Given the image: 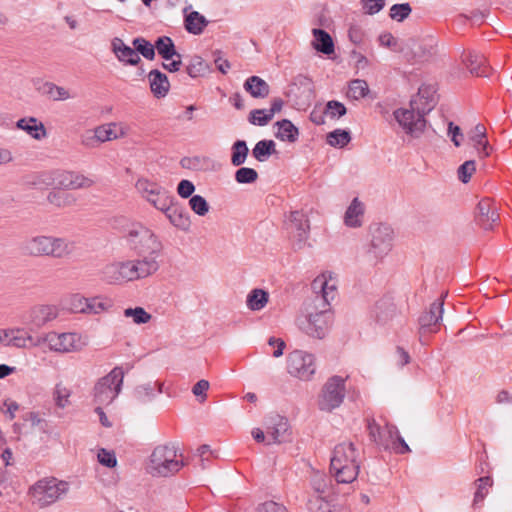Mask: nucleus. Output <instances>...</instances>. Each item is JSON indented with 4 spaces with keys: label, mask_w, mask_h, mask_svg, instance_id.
<instances>
[{
    "label": "nucleus",
    "mask_w": 512,
    "mask_h": 512,
    "mask_svg": "<svg viewBox=\"0 0 512 512\" xmlns=\"http://www.w3.org/2000/svg\"><path fill=\"white\" fill-rule=\"evenodd\" d=\"M124 316L132 318L136 324L148 323L151 319V314L145 311L142 307L127 308L124 310Z\"/></svg>",
    "instance_id": "obj_50"
},
{
    "label": "nucleus",
    "mask_w": 512,
    "mask_h": 512,
    "mask_svg": "<svg viewBox=\"0 0 512 512\" xmlns=\"http://www.w3.org/2000/svg\"><path fill=\"white\" fill-rule=\"evenodd\" d=\"M98 461L108 468H113L117 465L115 454L105 449H100L98 452Z\"/></svg>",
    "instance_id": "obj_61"
},
{
    "label": "nucleus",
    "mask_w": 512,
    "mask_h": 512,
    "mask_svg": "<svg viewBox=\"0 0 512 512\" xmlns=\"http://www.w3.org/2000/svg\"><path fill=\"white\" fill-rule=\"evenodd\" d=\"M186 70L190 77L196 78L205 75L209 66L200 56H193Z\"/></svg>",
    "instance_id": "obj_44"
},
{
    "label": "nucleus",
    "mask_w": 512,
    "mask_h": 512,
    "mask_svg": "<svg viewBox=\"0 0 512 512\" xmlns=\"http://www.w3.org/2000/svg\"><path fill=\"white\" fill-rule=\"evenodd\" d=\"M86 314H99L110 307L109 302L100 297L87 298Z\"/></svg>",
    "instance_id": "obj_55"
},
{
    "label": "nucleus",
    "mask_w": 512,
    "mask_h": 512,
    "mask_svg": "<svg viewBox=\"0 0 512 512\" xmlns=\"http://www.w3.org/2000/svg\"><path fill=\"white\" fill-rule=\"evenodd\" d=\"M307 324L304 327L305 332L317 339H322L326 336L332 322V314L329 305H319L315 309L312 304H306Z\"/></svg>",
    "instance_id": "obj_10"
},
{
    "label": "nucleus",
    "mask_w": 512,
    "mask_h": 512,
    "mask_svg": "<svg viewBox=\"0 0 512 512\" xmlns=\"http://www.w3.org/2000/svg\"><path fill=\"white\" fill-rule=\"evenodd\" d=\"M59 310L54 305H37L28 312L27 323L36 328H41L58 317Z\"/></svg>",
    "instance_id": "obj_21"
},
{
    "label": "nucleus",
    "mask_w": 512,
    "mask_h": 512,
    "mask_svg": "<svg viewBox=\"0 0 512 512\" xmlns=\"http://www.w3.org/2000/svg\"><path fill=\"white\" fill-rule=\"evenodd\" d=\"M155 50L164 60H170L174 57L181 58V55L176 51L173 40L168 36H160L156 39Z\"/></svg>",
    "instance_id": "obj_36"
},
{
    "label": "nucleus",
    "mask_w": 512,
    "mask_h": 512,
    "mask_svg": "<svg viewBox=\"0 0 512 512\" xmlns=\"http://www.w3.org/2000/svg\"><path fill=\"white\" fill-rule=\"evenodd\" d=\"M189 206L199 216H205L209 211V204L201 195H193L189 200Z\"/></svg>",
    "instance_id": "obj_53"
},
{
    "label": "nucleus",
    "mask_w": 512,
    "mask_h": 512,
    "mask_svg": "<svg viewBox=\"0 0 512 512\" xmlns=\"http://www.w3.org/2000/svg\"><path fill=\"white\" fill-rule=\"evenodd\" d=\"M69 490V483L48 477L38 480L29 490L33 502L40 508L47 507L65 495Z\"/></svg>",
    "instance_id": "obj_7"
},
{
    "label": "nucleus",
    "mask_w": 512,
    "mask_h": 512,
    "mask_svg": "<svg viewBox=\"0 0 512 512\" xmlns=\"http://www.w3.org/2000/svg\"><path fill=\"white\" fill-rule=\"evenodd\" d=\"M249 149L244 140H237L232 145L231 163L233 166H241L245 163Z\"/></svg>",
    "instance_id": "obj_42"
},
{
    "label": "nucleus",
    "mask_w": 512,
    "mask_h": 512,
    "mask_svg": "<svg viewBox=\"0 0 512 512\" xmlns=\"http://www.w3.org/2000/svg\"><path fill=\"white\" fill-rule=\"evenodd\" d=\"M258 179V173L253 168L241 167L235 173V180L240 184H251Z\"/></svg>",
    "instance_id": "obj_51"
},
{
    "label": "nucleus",
    "mask_w": 512,
    "mask_h": 512,
    "mask_svg": "<svg viewBox=\"0 0 512 512\" xmlns=\"http://www.w3.org/2000/svg\"><path fill=\"white\" fill-rule=\"evenodd\" d=\"M160 211L164 213L166 218L175 228L184 232H188L190 230V215L187 210L176 201L175 197H173L170 200V203H167Z\"/></svg>",
    "instance_id": "obj_17"
},
{
    "label": "nucleus",
    "mask_w": 512,
    "mask_h": 512,
    "mask_svg": "<svg viewBox=\"0 0 512 512\" xmlns=\"http://www.w3.org/2000/svg\"><path fill=\"white\" fill-rule=\"evenodd\" d=\"M286 225L291 237L293 249H303L306 246L310 230L306 215L300 211H293L290 213Z\"/></svg>",
    "instance_id": "obj_12"
},
{
    "label": "nucleus",
    "mask_w": 512,
    "mask_h": 512,
    "mask_svg": "<svg viewBox=\"0 0 512 512\" xmlns=\"http://www.w3.org/2000/svg\"><path fill=\"white\" fill-rule=\"evenodd\" d=\"M412 12V8L409 3L394 4L390 8V17L398 22L404 21Z\"/></svg>",
    "instance_id": "obj_52"
},
{
    "label": "nucleus",
    "mask_w": 512,
    "mask_h": 512,
    "mask_svg": "<svg viewBox=\"0 0 512 512\" xmlns=\"http://www.w3.org/2000/svg\"><path fill=\"white\" fill-rule=\"evenodd\" d=\"M136 189L158 210L163 209L174 197L165 188L144 178L136 182Z\"/></svg>",
    "instance_id": "obj_13"
},
{
    "label": "nucleus",
    "mask_w": 512,
    "mask_h": 512,
    "mask_svg": "<svg viewBox=\"0 0 512 512\" xmlns=\"http://www.w3.org/2000/svg\"><path fill=\"white\" fill-rule=\"evenodd\" d=\"M345 381V378L338 375L326 381L317 399L321 411L332 412L343 403L346 394Z\"/></svg>",
    "instance_id": "obj_9"
},
{
    "label": "nucleus",
    "mask_w": 512,
    "mask_h": 512,
    "mask_svg": "<svg viewBox=\"0 0 512 512\" xmlns=\"http://www.w3.org/2000/svg\"><path fill=\"white\" fill-rule=\"evenodd\" d=\"M243 88L253 98L263 99L266 98L270 93V87L268 83L259 76L248 77L244 82Z\"/></svg>",
    "instance_id": "obj_30"
},
{
    "label": "nucleus",
    "mask_w": 512,
    "mask_h": 512,
    "mask_svg": "<svg viewBox=\"0 0 512 512\" xmlns=\"http://www.w3.org/2000/svg\"><path fill=\"white\" fill-rule=\"evenodd\" d=\"M187 10L188 8H185L184 13H186ZM208 23V20L198 11H192L188 14H185L184 27L190 34L200 35Z\"/></svg>",
    "instance_id": "obj_31"
},
{
    "label": "nucleus",
    "mask_w": 512,
    "mask_h": 512,
    "mask_svg": "<svg viewBox=\"0 0 512 512\" xmlns=\"http://www.w3.org/2000/svg\"><path fill=\"white\" fill-rule=\"evenodd\" d=\"M47 200L58 208H67L76 205L77 197L64 191H52L48 194Z\"/></svg>",
    "instance_id": "obj_37"
},
{
    "label": "nucleus",
    "mask_w": 512,
    "mask_h": 512,
    "mask_svg": "<svg viewBox=\"0 0 512 512\" xmlns=\"http://www.w3.org/2000/svg\"><path fill=\"white\" fill-rule=\"evenodd\" d=\"M359 469V453L355 445L352 442L336 445L330 461V472L337 483H352L356 480Z\"/></svg>",
    "instance_id": "obj_4"
},
{
    "label": "nucleus",
    "mask_w": 512,
    "mask_h": 512,
    "mask_svg": "<svg viewBox=\"0 0 512 512\" xmlns=\"http://www.w3.org/2000/svg\"><path fill=\"white\" fill-rule=\"evenodd\" d=\"M310 486L312 490L310 494H332V480L324 473L314 472L310 478Z\"/></svg>",
    "instance_id": "obj_34"
},
{
    "label": "nucleus",
    "mask_w": 512,
    "mask_h": 512,
    "mask_svg": "<svg viewBox=\"0 0 512 512\" xmlns=\"http://www.w3.org/2000/svg\"><path fill=\"white\" fill-rule=\"evenodd\" d=\"M257 512H288L286 507L274 501H268L257 508Z\"/></svg>",
    "instance_id": "obj_64"
},
{
    "label": "nucleus",
    "mask_w": 512,
    "mask_h": 512,
    "mask_svg": "<svg viewBox=\"0 0 512 512\" xmlns=\"http://www.w3.org/2000/svg\"><path fill=\"white\" fill-rule=\"evenodd\" d=\"M492 485L493 480L490 476H483L475 481L476 491L474 493L472 504L474 508L478 507L483 502L485 497L488 495L489 489L492 487Z\"/></svg>",
    "instance_id": "obj_39"
},
{
    "label": "nucleus",
    "mask_w": 512,
    "mask_h": 512,
    "mask_svg": "<svg viewBox=\"0 0 512 512\" xmlns=\"http://www.w3.org/2000/svg\"><path fill=\"white\" fill-rule=\"evenodd\" d=\"M351 140L350 134L348 131L336 129L327 135V142L331 146H339L344 147Z\"/></svg>",
    "instance_id": "obj_49"
},
{
    "label": "nucleus",
    "mask_w": 512,
    "mask_h": 512,
    "mask_svg": "<svg viewBox=\"0 0 512 512\" xmlns=\"http://www.w3.org/2000/svg\"><path fill=\"white\" fill-rule=\"evenodd\" d=\"M148 79L151 92L155 97L162 98L167 95L169 92L170 83L166 74L157 69H154L149 72Z\"/></svg>",
    "instance_id": "obj_28"
},
{
    "label": "nucleus",
    "mask_w": 512,
    "mask_h": 512,
    "mask_svg": "<svg viewBox=\"0 0 512 512\" xmlns=\"http://www.w3.org/2000/svg\"><path fill=\"white\" fill-rule=\"evenodd\" d=\"M16 126L36 140H41L47 135L44 124L34 117L19 119Z\"/></svg>",
    "instance_id": "obj_32"
},
{
    "label": "nucleus",
    "mask_w": 512,
    "mask_h": 512,
    "mask_svg": "<svg viewBox=\"0 0 512 512\" xmlns=\"http://www.w3.org/2000/svg\"><path fill=\"white\" fill-rule=\"evenodd\" d=\"M268 441L267 444H280L284 441V436L288 432V420L279 415H269L264 422Z\"/></svg>",
    "instance_id": "obj_20"
},
{
    "label": "nucleus",
    "mask_w": 512,
    "mask_h": 512,
    "mask_svg": "<svg viewBox=\"0 0 512 512\" xmlns=\"http://www.w3.org/2000/svg\"><path fill=\"white\" fill-rule=\"evenodd\" d=\"M69 305H70V310L72 312L86 314L85 306L87 305V298L80 294H75L70 298Z\"/></svg>",
    "instance_id": "obj_59"
},
{
    "label": "nucleus",
    "mask_w": 512,
    "mask_h": 512,
    "mask_svg": "<svg viewBox=\"0 0 512 512\" xmlns=\"http://www.w3.org/2000/svg\"><path fill=\"white\" fill-rule=\"evenodd\" d=\"M364 215V205L358 198H354L348 206L344 222L348 227L357 228L362 225V217Z\"/></svg>",
    "instance_id": "obj_33"
},
{
    "label": "nucleus",
    "mask_w": 512,
    "mask_h": 512,
    "mask_svg": "<svg viewBox=\"0 0 512 512\" xmlns=\"http://www.w3.org/2000/svg\"><path fill=\"white\" fill-rule=\"evenodd\" d=\"M369 92L368 84L365 80L355 79L349 84L348 97L354 100L364 98Z\"/></svg>",
    "instance_id": "obj_45"
},
{
    "label": "nucleus",
    "mask_w": 512,
    "mask_h": 512,
    "mask_svg": "<svg viewBox=\"0 0 512 512\" xmlns=\"http://www.w3.org/2000/svg\"><path fill=\"white\" fill-rule=\"evenodd\" d=\"M461 59L466 68L472 75L478 77H488L490 68L486 64V58L483 54L476 51H464Z\"/></svg>",
    "instance_id": "obj_22"
},
{
    "label": "nucleus",
    "mask_w": 512,
    "mask_h": 512,
    "mask_svg": "<svg viewBox=\"0 0 512 512\" xmlns=\"http://www.w3.org/2000/svg\"><path fill=\"white\" fill-rule=\"evenodd\" d=\"M287 370L290 375L300 380H310L316 371L314 355L302 350H294L288 355Z\"/></svg>",
    "instance_id": "obj_11"
},
{
    "label": "nucleus",
    "mask_w": 512,
    "mask_h": 512,
    "mask_svg": "<svg viewBox=\"0 0 512 512\" xmlns=\"http://www.w3.org/2000/svg\"><path fill=\"white\" fill-rule=\"evenodd\" d=\"M195 191L194 184L189 180H181L177 186V193L182 198L192 197Z\"/></svg>",
    "instance_id": "obj_63"
},
{
    "label": "nucleus",
    "mask_w": 512,
    "mask_h": 512,
    "mask_svg": "<svg viewBox=\"0 0 512 512\" xmlns=\"http://www.w3.org/2000/svg\"><path fill=\"white\" fill-rule=\"evenodd\" d=\"M437 104L435 90L431 86H421L416 96L410 101L409 109H397L394 117L403 130L412 137L418 138L426 127L425 115Z\"/></svg>",
    "instance_id": "obj_1"
},
{
    "label": "nucleus",
    "mask_w": 512,
    "mask_h": 512,
    "mask_svg": "<svg viewBox=\"0 0 512 512\" xmlns=\"http://www.w3.org/2000/svg\"><path fill=\"white\" fill-rule=\"evenodd\" d=\"M126 239L130 248L140 257H154L157 260L163 249L162 242L157 235L141 224L132 225L127 232Z\"/></svg>",
    "instance_id": "obj_6"
},
{
    "label": "nucleus",
    "mask_w": 512,
    "mask_h": 512,
    "mask_svg": "<svg viewBox=\"0 0 512 512\" xmlns=\"http://www.w3.org/2000/svg\"><path fill=\"white\" fill-rule=\"evenodd\" d=\"M269 300V293L263 289H253L247 296V307L252 311L262 310Z\"/></svg>",
    "instance_id": "obj_38"
},
{
    "label": "nucleus",
    "mask_w": 512,
    "mask_h": 512,
    "mask_svg": "<svg viewBox=\"0 0 512 512\" xmlns=\"http://www.w3.org/2000/svg\"><path fill=\"white\" fill-rule=\"evenodd\" d=\"M371 252L375 257H383L392 248L393 230L388 225H377L371 229Z\"/></svg>",
    "instance_id": "obj_16"
},
{
    "label": "nucleus",
    "mask_w": 512,
    "mask_h": 512,
    "mask_svg": "<svg viewBox=\"0 0 512 512\" xmlns=\"http://www.w3.org/2000/svg\"><path fill=\"white\" fill-rule=\"evenodd\" d=\"M159 269V262L154 257H140L106 264L102 271V279L109 284H121L146 278Z\"/></svg>",
    "instance_id": "obj_2"
},
{
    "label": "nucleus",
    "mask_w": 512,
    "mask_h": 512,
    "mask_svg": "<svg viewBox=\"0 0 512 512\" xmlns=\"http://www.w3.org/2000/svg\"><path fill=\"white\" fill-rule=\"evenodd\" d=\"M389 450H393L397 454H406L410 452V448L405 440L400 436L399 432L394 436L393 443Z\"/></svg>",
    "instance_id": "obj_62"
},
{
    "label": "nucleus",
    "mask_w": 512,
    "mask_h": 512,
    "mask_svg": "<svg viewBox=\"0 0 512 512\" xmlns=\"http://www.w3.org/2000/svg\"><path fill=\"white\" fill-rule=\"evenodd\" d=\"M56 186L62 189H86L94 185L95 181L90 177L73 171L58 172L54 178Z\"/></svg>",
    "instance_id": "obj_19"
},
{
    "label": "nucleus",
    "mask_w": 512,
    "mask_h": 512,
    "mask_svg": "<svg viewBox=\"0 0 512 512\" xmlns=\"http://www.w3.org/2000/svg\"><path fill=\"white\" fill-rule=\"evenodd\" d=\"M397 434V427L393 425L383 426L382 432L376 444L385 450H389L393 443L394 436Z\"/></svg>",
    "instance_id": "obj_48"
},
{
    "label": "nucleus",
    "mask_w": 512,
    "mask_h": 512,
    "mask_svg": "<svg viewBox=\"0 0 512 512\" xmlns=\"http://www.w3.org/2000/svg\"><path fill=\"white\" fill-rule=\"evenodd\" d=\"M13 334L11 336V345L17 348H25L27 347L28 342H32L33 338L30 335H27L23 329H12Z\"/></svg>",
    "instance_id": "obj_58"
},
{
    "label": "nucleus",
    "mask_w": 512,
    "mask_h": 512,
    "mask_svg": "<svg viewBox=\"0 0 512 512\" xmlns=\"http://www.w3.org/2000/svg\"><path fill=\"white\" fill-rule=\"evenodd\" d=\"M330 495L309 494L307 498V509L310 512H328L331 509Z\"/></svg>",
    "instance_id": "obj_40"
},
{
    "label": "nucleus",
    "mask_w": 512,
    "mask_h": 512,
    "mask_svg": "<svg viewBox=\"0 0 512 512\" xmlns=\"http://www.w3.org/2000/svg\"><path fill=\"white\" fill-rule=\"evenodd\" d=\"M20 249L24 255L30 257L47 256L61 259L73 253L75 243L66 238L37 235L23 241Z\"/></svg>",
    "instance_id": "obj_3"
},
{
    "label": "nucleus",
    "mask_w": 512,
    "mask_h": 512,
    "mask_svg": "<svg viewBox=\"0 0 512 512\" xmlns=\"http://www.w3.org/2000/svg\"><path fill=\"white\" fill-rule=\"evenodd\" d=\"M132 44L138 55L141 54L148 60H153L155 58V45L151 44L145 38L137 37L132 41Z\"/></svg>",
    "instance_id": "obj_43"
},
{
    "label": "nucleus",
    "mask_w": 512,
    "mask_h": 512,
    "mask_svg": "<svg viewBox=\"0 0 512 512\" xmlns=\"http://www.w3.org/2000/svg\"><path fill=\"white\" fill-rule=\"evenodd\" d=\"M71 390L64 386L62 383L56 384L54 391H53V398L55 401V405L58 408H65L70 404V396H71Z\"/></svg>",
    "instance_id": "obj_46"
},
{
    "label": "nucleus",
    "mask_w": 512,
    "mask_h": 512,
    "mask_svg": "<svg viewBox=\"0 0 512 512\" xmlns=\"http://www.w3.org/2000/svg\"><path fill=\"white\" fill-rule=\"evenodd\" d=\"M469 140L477 150L479 158L488 157L492 152V146L488 143L486 128L483 124H477L469 133Z\"/></svg>",
    "instance_id": "obj_26"
},
{
    "label": "nucleus",
    "mask_w": 512,
    "mask_h": 512,
    "mask_svg": "<svg viewBox=\"0 0 512 512\" xmlns=\"http://www.w3.org/2000/svg\"><path fill=\"white\" fill-rule=\"evenodd\" d=\"M363 10L366 14L374 15L385 6V0H361Z\"/></svg>",
    "instance_id": "obj_60"
},
{
    "label": "nucleus",
    "mask_w": 512,
    "mask_h": 512,
    "mask_svg": "<svg viewBox=\"0 0 512 512\" xmlns=\"http://www.w3.org/2000/svg\"><path fill=\"white\" fill-rule=\"evenodd\" d=\"M446 295L447 293L442 294L438 300L430 305L429 310L419 317V332L421 335L438 331L439 322L443 316V305Z\"/></svg>",
    "instance_id": "obj_15"
},
{
    "label": "nucleus",
    "mask_w": 512,
    "mask_h": 512,
    "mask_svg": "<svg viewBox=\"0 0 512 512\" xmlns=\"http://www.w3.org/2000/svg\"><path fill=\"white\" fill-rule=\"evenodd\" d=\"M45 88H47L46 93L54 100V101H62L71 98V94L69 91L61 86H57L54 83H46Z\"/></svg>",
    "instance_id": "obj_54"
},
{
    "label": "nucleus",
    "mask_w": 512,
    "mask_h": 512,
    "mask_svg": "<svg viewBox=\"0 0 512 512\" xmlns=\"http://www.w3.org/2000/svg\"><path fill=\"white\" fill-rule=\"evenodd\" d=\"M275 126L278 128L275 136L279 140L290 143H294L298 140L299 130L290 120L283 119L281 121H277Z\"/></svg>",
    "instance_id": "obj_35"
},
{
    "label": "nucleus",
    "mask_w": 512,
    "mask_h": 512,
    "mask_svg": "<svg viewBox=\"0 0 512 512\" xmlns=\"http://www.w3.org/2000/svg\"><path fill=\"white\" fill-rule=\"evenodd\" d=\"M284 102L281 98H274L269 110L255 109L250 112L249 122L253 125L265 126L282 110Z\"/></svg>",
    "instance_id": "obj_24"
},
{
    "label": "nucleus",
    "mask_w": 512,
    "mask_h": 512,
    "mask_svg": "<svg viewBox=\"0 0 512 512\" xmlns=\"http://www.w3.org/2000/svg\"><path fill=\"white\" fill-rule=\"evenodd\" d=\"M184 466L182 454L174 444L158 445L152 451L147 471L154 477H169L179 472Z\"/></svg>",
    "instance_id": "obj_5"
},
{
    "label": "nucleus",
    "mask_w": 512,
    "mask_h": 512,
    "mask_svg": "<svg viewBox=\"0 0 512 512\" xmlns=\"http://www.w3.org/2000/svg\"><path fill=\"white\" fill-rule=\"evenodd\" d=\"M162 387L163 383L158 381L137 385L132 393L133 400L140 405L146 404L152 401L157 394L162 393Z\"/></svg>",
    "instance_id": "obj_25"
},
{
    "label": "nucleus",
    "mask_w": 512,
    "mask_h": 512,
    "mask_svg": "<svg viewBox=\"0 0 512 512\" xmlns=\"http://www.w3.org/2000/svg\"><path fill=\"white\" fill-rule=\"evenodd\" d=\"M475 219L477 224L484 230L493 229L499 220V214L494 201L489 198L480 200L475 209Z\"/></svg>",
    "instance_id": "obj_18"
},
{
    "label": "nucleus",
    "mask_w": 512,
    "mask_h": 512,
    "mask_svg": "<svg viewBox=\"0 0 512 512\" xmlns=\"http://www.w3.org/2000/svg\"><path fill=\"white\" fill-rule=\"evenodd\" d=\"M312 35L314 37L312 46L316 51L325 55L334 53V42L328 32L320 28H314L312 30Z\"/></svg>",
    "instance_id": "obj_29"
},
{
    "label": "nucleus",
    "mask_w": 512,
    "mask_h": 512,
    "mask_svg": "<svg viewBox=\"0 0 512 512\" xmlns=\"http://www.w3.org/2000/svg\"><path fill=\"white\" fill-rule=\"evenodd\" d=\"M80 337L76 333L49 332L39 338L37 344L45 343L51 351L68 353L78 349Z\"/></svg>",
    "instance_id": "obj_14"
},
{
    "label": "nucleus",
    "mask_w": 512,
    "mask_h": 512,
    "mask_svg": "<svg viewBox=\"0 0 512 512\" xmlns=\"http://www.w3.org/2000/svg\"><path fill=\"white\" fill-rule=\"evenodd\" d=\"M476 170V163L474 160L465 161L458 168V179L462 183H468Z\"/></svg>",
    "instance_id": "obj_57"
},
{
    "label": "nucleus",
    "mask_w": 512,
    "mask_h": 512,
    "mask_svg": "<svg viewBox=\"0 0 512 512\" xmlns=\"http://www.w3.org/2000/svg\"><path fill=\"white\" fill-rule=\"evenodd\" d=\"M111 48L116 58L126 65L136 66L141 62V59L135 49L126 45L124 41L118 37H115L112 40Z\"/></svg>",
    "instance_id": "obj_23"
},
{
    "label": "nucleus",
    "mask_w": 512,
    "mask_h": 512,
    "mask_svg": "<svg viewBox=\"0 0 512 512\" xmlns=\"http://www.w3.org/2000/svg\"><path fill=\"white\" fill-rule=\"evenodd\" d=\"M275 146L273 140H261L254 146L252 155L257 161L264 162L276 152Z\"/></svg>",
    "instance_id": "obj_41"
},
{
    "label": "nucleus",
    "mask_w": 512,
    "mask_h": 512,
    "mask_svg": "<svg viewBox=\"0 0 512 512\" xmlns=\"http://www.w3.org/2000/svg\"><path fill=\"white\" fill-rule=\"evenodd\" d=\"M346 112L347 109L344 104L336 100L328 101L324 111V113L332 119L340 118L344 116Z\"/></svg>",
    "instance_id": "obj_56"
},
{
    "label": "nucleus",
    "mask_w": 512,
    "mask_h": 512,
    "mask_svg": "<svg viewBox=\"0 0 512 512\" xmlns=\"http://www.w3.org/2000/svg\"><path fill=\"white\" fill-rule=\"evenodd\" d=\"M311 289L315 294L307 304H312L315 309L319 308V305H329V294L327 291V277L325 274L317 276L311 283Z\"/></svg>",
    "instance_id": "obj_27"
},
{
    "label": "nucleus",
    "mask_w": 512,
    "mask_h": 512,
    "mask_svg": "<svg viewBox=\"0 0 512 512\" xmlns=\"http://www.w3.org/2000/svg\"><path fill=\"white\" fill-rule=\"evenodd\" d=\"M124 373L122 368L115 367L109 374L102 377L94 387V403L108 406L121 391Z\"/></svg>",
    "instance_id": "obj_8"
},
{
    "label": "nucleus",
    "mask_w": 512,
    "mask_h": 512,
    "mask_svg": "<svg viewBox=\"0 0 512 512\" xmlns=\"http://www.w3.org/2000/svg\"><path fill=\"white\" fill-rule=\"evenodd\" d=\"M117 127L116 123H108L105 125H100L95 128L96 130V138H98L99 143H103L106 141L114 140L119 137L116 133L115 128Z\"/></svg>",
    "instance_id": "obj_47"
}]
</instances>
